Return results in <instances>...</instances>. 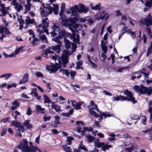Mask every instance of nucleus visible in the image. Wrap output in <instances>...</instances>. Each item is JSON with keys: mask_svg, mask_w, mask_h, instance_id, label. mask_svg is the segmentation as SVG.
<instances>
[{"mask_svg": "<svg viewBox=\"0 0 152 152\" xmlns=\"http://www.w3.org/2000/svg\"><path fill=\"white\" fill-rule=\"evenodd\" d=\"M123 93L124 94L126 95V96L121 95H116L115 97L113 96L112 98V101H115L119 100H121V101L126 100L132 102L133 104L137 103V100H135V98L133 96V94L131 91L127 89L124 91Z\"/></svg>", "mask_w": 152, "mask_h": 152, "instance_id": "1", "label": "nucleus"}, {"mask_svg": "<svg viewBox=\"0 0 152 152\" xmlns=\"http://www.w3.org/2000/svg\"><path fill=\"white\" fill-rule=\"evenodd\" d=\"M133 89L136 92H139L141 94H147L150 95L152 93V87H149L147 88L142 85H140V86L136 85L134 86Z\"/></svg>", "mask_w": 152, "mask_h": 152, "instance_id": "2", "label": "nucleus"}, {"mask_svg": "<svg viewBox=\"0 0 152 152\" xmlns=\"http://www.w3.org/2000/svg\"><path fill=\"white\" fill-rule=\"evenodd\" d=\"M139 22L143 25H145L147 27L146 28V32L147 33L148 36L152 34V31L150 27V25L152 26V18H149L147 17L144 19H142Z\"/></svg>", "mask_w": 152, "mask_h": 152, "instance_id": "3", "label": "nucleus"}, {"mask_svg": "<svg viewBox=\"0 0 152 152\" xmlns=\"http://www.w3.org/2000/svg\"><path fill=\"white\" fill-rule=\"evenodd\" d=\"M40 11V14L42 18L43 17H46L49 14H51L52 13V8L50 6H48L46 7V8L42 9L41 7L39 8Z\"/></svg>", "mask_w": 152, "mask_h": 152, "instance_id": "4", "label": "nucleus"}, {"mask_svg": "<svg viewBox=\"0 0 152 152\" xmlns=\"http://www.w3.org/2000/svg\"><path fill=\"white\" fill-rule=\"evenodd\" d=\"M62 25L65 27H69V29L72 32H76L77 26L76 25H72L70 24V21L67 19L63 20H62Z\"/></svg>", "mask_w": 152, "mask_h": 152, "instance_id": "5", "label": "nucleus"}, {"mask_svg": "<svg viewBox=\"0 0 152 152\" xmlns=\"http://www.w3.org/2000/svg\"><path fill=\"white\" fill-rule=\"evenodd\" d=\"M68 52H66L61 57V60L62 61L63 67L64 68L66 67V64L69 61V56L68 55Z\"/></svg>", "mask_w": 152, "mask_h": 152, "instance_id": "6", "label": "nucleus"}, {"mask_svg": "<svg viewBox=\"0 0 152 152\" xmlns=\"http://www.w3.org/2000/svg\"><path fill=\"white\" fill-rule=\"evenodd\" d=\"M88 7H86L83 4H79L78 6V12L79 13H87L88 11Z\"/></svg>", "mask_w": 152, "mask_h": 152, "instance_id": "7", "label": "nucleus"}, {"mask_svg": "<svg viewBox=\"0 0 152 152\" xmlns=\"http://www.w3.org/2000/svg\"><path fill=\"white\" fill-rule=\"evenodd\" d=\"M28 141L27 139H26L23 140L22 143H21L18 146V148L20 149L23 148L22 152H24L25 149H26L28 146Z\"/></svg>", "mask_w": 152, "mask_h": 152, "instance_id": "8", "label": "nucleus"}, {"mask_svg": "<svg viewBox=\"0 0 152 152\" xmlns=\"http://www.w3.org/2000/svg\"><path fill=\"white\" fill-rule=\"evenodd\" d=\"M46 69L48 71H49L50 74L54 73L57 71V65L53 64L51 66H48L47 67Z\"/></svg>", "mask_w": 152, "mask_h": 152, "instance_id": "9", "label": "nucleus"}, {"mask_svg": "<svg viewBox=\"0 0 152 152\" xmlns=\"http://www.w3.org/2000/svg\"><path fill=\"white\" fill-rule=\"evenodd\" d=\"M109 17L108 14L105 11H103L100 13V15L99 16V20L100 19L103 20L105 19V20H107Z\"/></svg>", "mask_w": 152, "mask_h": 152, "instance_id": "10", "label": "nucleus"}, {"mask_svg": "<svg viewBox=\"0 0 152 152\" xmlns=\"http://www.w3.org/2000/svg\"><path fill=\"white\" fill-rule=\"evenodd\" d=\"M28 74L26 73L23 76L22 79L20 80L19 83L20 84H24L26 83L28 80Z\"/></svg>", "mask_w": 152, "mask_h": 152, "instance_id": "11", "label": "nucleus"}, {"mask_svg": "<svg viewBox=\"0 0 152 152\" xmlns=\"http://www.w3.org/2000/svg\"><path fill=\"white\" fill-rule=\"evenodd\" d=\"M38 149V147L36 146H28L26 149H25L24 152H36Z\"/></svg>", "mask_w": 152, "mask_h": 152, "instance_id": "12", "label": "nucleus"}, {"mask_svg": "<svg viewBox=\"0 0 152 152\" xmlns=\"http://www.w3.org/2000/svg\"><path fill=\"white\" fill-rule=\"evenodd\" d=\"M58 36L59 38H61L62 39L63 38H64V39L65 38H66V31L65 30H60V31H58Z\"/></svg>", "mask_w": 152, "mask_h": 152, "instance_id": "13", "label": "nucleus"}, {"mask_svg": "<svg viewBox=\"0 0 152 152\" xmlns=\"http://www.w3.org/2000/svg\"><path fill=\"white\" fill-rule=\"evenodd\" d=\"M78 20V18L76 17H74L72 18L69 19L70 24L72 25H76L77 28L78 27V25L76 24V22Z\"/></svg>", "mask_w": 152, "mask_h": 152, "instance_id": "14", "label": "nucleus"}, {"mask_svg": "<svg viewBox=\"0 0 152 152\" xmlns=\"http://www.w3.org/2000/svg\"><path fill=\"white\" fill-rule=\"evenodd\" d=\"M30 120L29 119L26 120L23 123V125L24 126L26 127L28 129L32 128L33 127L32 124H30Z\"/></svg>", "mask_w": 152, "mask_h": 152, "instance_id": "15", "label": "nucleus"}, {"mask_svg": "<svg viewBox=\"0 0 152 152\" xmlns=\"http://www.w3.org/2000/svg\"><path fill=\"white\" fill-rule=\"evenodd\" d=\"M52 28L53 30H55L56 31V32H58L60 31V28L59 24L56 23H53V26H52Z\"/></svg>", "mask_w": 152, "mask_h": 152, "instance_id": "16", "label": "nucleus"}, {"mask_svg": "<svg viewBox=\"0 0 152 152\" xmlns=\"http://www.w3.org/2000/svg\"><path fill=\"white\" fill-rule=\"evenodd\" d=\"M61 45H56L55 46H52V47H51V49L54 51L56 50L57 53H60L61 51Z\"/></svg>", "mask_w": 152, "mask_h": 152, "instance_id": "17", "label": "nucleus"}, {"mask_svg": "<svg viewBox=\"0 0 152 152\" xmlns=\"http://www.w3.org/2000/svg\"><path fill=\"white\" fill-rule=\"evenodd\" d=\"M65 43V47L67 49H69L71 47V43L67 38H65L64 40Z\"/></svg>", "mask_w": 152, "mask_h": 152, "instance_id": "18", "label": "nucleus"}, {"mask_svg": "<svg viewBox=\"0 0 152 152\" xmlns=\"http://www.w3.org/2000/svg\"><path fill=\"white\" fill-rule=\"evenodd\" d=\"M138 73H140L141 74H142L143 75L144 77L145 78H148V75H149V73H146L144 72H143L141 71L140 70H139V71L134 72L133 73L134 75H135V74H137Z\"/></svg>", "mask_w": 152, "mask_h": 152, "instance_id": "19", "label": "nucleus"}, {"mask_svg": "<svg viewBox=\"0 0 152 152\" xmlns=\"http://www.w3.org/2000/svg\"><path fill=\"white\" fill-rule=\"evenodd\" d=\"M70 10L73 14H76L78 12V6L75 5L74 7H71Z\"/></svg>", "mask_w": 152, "mask_h": 152, "instance_id": "20", "label": "nucleus"}, {"mask_svg": "<svg viewBox=\"0 0 152 152\" xmlns=\"http://www.w3.org/2000/svg\"><path fill=\"white\" fill-rule=\"evenodd\" d=\"M36 110L39 112L40 113H45L43 111L45 110V109L44 108H42L41 106L40 105H37L36 106Z\"/></svg>", "mask_w": 152, "mask_h": 152, "instance_id": "21", "label": "nucleus"}, {"mask_svg": "<svg viewBox=\"0 0 152 152\" xmlns=\"http://www.w3.org/2000/svg\"><path fill=\"white\" fill-rule=\"evenodd\" d=\"M145 5L148 8H150L152 7V0H147L145 2Z\"/></svg>", "mask_w": 152, "mask_h": 152, "instance_id": "22", "label": "nucleus"}, {"mask_svg": "<svg viewBox=\"0 0 152 152\" xmlns=\"http://www.w3.org/2000/svg\"><path fill=\"white\" fill-rule=\"evenodd\" d=\"M60 39H61V38H59L58 36H56L55 38H53L52 40L56 42H57L58 45H61L62 46V42L60 40Z\"/></svg>", "mask_w": 152, "mask_h": 152, "instance_id": "23", "label": "nucleus"}, {"mask_svg": "<svg viewBox=\"0 0 152 152\" xmlns=\"http://www.w3.org/2000/svg\"><path fill=\"white\" fill-rule=\"evenodd\" d=\"M51 107L52 108H54L56 112L59 113L60 111H61L60 106L57 104L54 105H51Z\"/></svg>", "mask_w": 152, "mask_h": 152, "instance_id": "24", "label": "nucleus"}, {"mask_svg": "<svg viewBox=\"0 0 152 152\" xmlns=\"http://www.w3.org/2000/svg\"><path fill=\"white\" fill-rule=\"evenodd\" d=\"M27 18H28V19L25 20L26 24H33L34 23L35 20L34 19H30L29 16L27 17Z\"/></svg>", "mask_w": 152, "mask_h": 152, "instance_id": "25", "label": "nucleus"}, {"mask_svg": "<svg viewBox=\"0 0 152 152\" xmlns=\"http://www.w3.org/2000/svg\"><path fill=\"white\" fill-rule=\"evenodd\" d=\"M53 5L54 7L55 8L52 7L53 9L52 11H53L55 14L57 15L58 14V6L56 4H53Z\"/></svg>", "mask_w": 152, "mask_h": 152, "instance_id": "26", "label": "nucleus"}, {"mask_svg": "<svg viewBox=\"0 0 152 152\" xmlns=\"http://www.w3.org/2000/svg\"><path fill=\"white\" fill-rule=\"evenodd\" d=\"M150 43V46L148 47L147 53L146 56L147 57H148L152 52V42H151Z\"/></svg>", "mask_w": 152, "mask_h": 152, "instance_id": "27", "label": "nucleus"}, {"mask_svg": "<svg viewBox=\"0 0 152 152\" xmlns=\"http://www.w3.org/2000/svg\"><path fill=\"white\" fill-rule=\"evenodd\" d=\"M82 102H79L75 103V107L76 110H78L81 109V106L82 105Z\"/></svg>", "mask_w": 152, "mask_h": 152, "instance_id": "28", "label": "nucleus"}, {"mask_svg": "<svg viewBox=\"0 0 152 152\" xmlns=\"http://www.w3.org/2000/svg\"><path fill=\"white\" fill-rule=\"evenodd\" d=\"M6 7H4L1 9V11L2 14H0V16H4L6 13H8L7 12V10H6Z\"/></svg>", "mask_w": 152, "mask_h": 152, "instance_id": "29", "label": "nucleus"}, {"mask_svg": "<svg viewBox=\"0 0 152 152\" xmlns=\"http://www.w3.org/2000/svg\"><path fill=\"white\" fill-rule=\"evenodd\" d=\"M12 75V74L11 73H8L3 74L0 76V78L1 77H5L6 79H7L9 78V77H11Z\"/></svg>", "mask_w": 152, "mask_h": 152, "instance_id": "30", "label": "nucleus"}, {"mask_svg": "<svg viewBox=\"0 0 152 152\" xmlns=\"http://www.w3.org/2000/svg\"><path fill=\"white\" fill-rule=\"evenodd\" d=\"M86 138L88 140L89 142H92L95 139V137L90 135L86 136Z\"/></svg>", "mask_w": 152, "mask_h": 152, "instance_id": "31", "label": "nucleus"}, {"mask_svg": "<svg viewBox=\"0 0 152 152\" xmlns=\"http://www.w3.org/2000/svg\"><path fill=\"white\" fill-rule=\"evenodd\" d=\"M43 98L44 100V103H49L50 102V101L49 98L46 95H44L43 96Z\"/></svg>", "mask_w": 152, "mask_h": 152, "instance_id": "32", "label": "nucleus"}, {"mask_svg": "<svg viewBox=\"0 0 152 152\" xmlns=\"http://www.w3.org/2000/svg\"><path fill=\"white\" fill-rule=\"evenodd\" d=\"M112 147V146L111 145H104L102 148V150L104 151H105V150H107L109 148Z\"/></svg>", "mask_w": 152, "mask_h": 152, "instance_id": "33", "label": "nucleus"}, {"mask_svg": "<svg viewBox=\"0 0 152 152\" xmlns=\"http://www.w3.org/2000/svg\"><path fill=\"white\" fill-rule=\"evenodd\" d=\"M78 149H80L83 150L86 152H87L88 151L87 149L86 148V147L84 145H83V144L81 142H80V145L78 147Z\"/></svg>", "mask_w": 152, "mask_h": 152, "instance_id": "34", "label": "nucleus"}, {"mask_svg": "<svg viewBox=\"0 0 152 152\" xmlns=\"http://www.w3.org/2000/svg\"><path fill=\"white\" fill-rule=\"evenodd\" d=\"M10 118L9 117H7L4 118L0 120V122H3L4 123H6L7 122H10Z\"/></svg>", "mask_w": 152, "mask_h": 152, "instance_id": "35", "label": "nucleus"}, {"mask_svg": "<svg viewBox=\"0 0 152 152\" xmlns=\"http://www.w3.org/2000/svg\"><path fill=\"white\" fill-rule=\"evenodd\" d=\"M24 48L23 46H21L19 48H17L15 51L14 53L15 55L18 54L20 51Z\"/></svg>", "mask_w": 152, "mask_h": 152, "instance_id": "36", "label": "nucleus"}, {"mask_svg": "<svg viewBox=\"0 0 152 152\" xmlns=\"http://www.w3.org/2000/svg\"><path fill=\"white\" fill-rule=\"evenodd\" d=\"M31 90L32 91H31V93L30 94H33L34 95V96H37L38 95V93L37 92V89L36 88H32Z\"/></svg>", "mask_w": 152, "mask_h": 152, "instance_id": "37", "label": "nucleus"}, {"mask_svg": "<svg viewBox=\"0 0 152 152\" xmlns=\"http://www.w3.org/2000/svg\"><path fill=\"white\" fill-rule=\"evenodd\" d=\"M91 115L92 116L94 115L95 118H97L98 117H100V115L97 113L96 112L94 111H92L90 112Z\"/></svg>", "mask_w": 152, "mask_h": 152, "instance_id": "38", "label": "nucleus"}, {"mask_svg": "<svg viewBox=\"0 0 152 152\" xmlns=\"http://www.w3.org/2000/svg\"><path fill=\"white\" fill-rule=\"evenodd\" d=\"M91 115L92 116L94 115L95 118H97L98 117H100V115L97 113L96 112L94 111H92L90 112Z\"/></svg>", "mask_w": 152, "mask_h": 152, "instance_id": "39", "label": "nucleus"}, {"mask_svg": "<svg viewBox=\"0 0 152 152\" xmlns=\"http://www.w3.org/2000/svg\"><path fill=\"white\" fill-rule=\"evenodd\" d=\"M39 38L40 39L43 40H45V42L48 43V40H47L46 37L44 34H39Z\"/></svg>", "mask_w": 152, "mask_h": 152, "instance_id": "40", "label": "nucleus"}, {"mask_svg": "<svg viewBox=\"0 0 152 152\" xmlns=\"http://www.w3.org/2000/svg\"><path fill=\"white\" fill-rule=\"evenodd\" d=\"M134 149V146L132 145L131 147L126 148L125 150L127 151L128 152H132Z\"/></svg>", "mask_w": 152, "mask_h": 152, "instance_id": "41", "label": "nucleus"}, {"mask_svg": "<svg viewBox=\"0 0 152 152\" xmlns=\"http://www.w3.org/2000/svg\"><path fill=\"white\" fill-rule=\"evenodd\" d=\"M69 74L72 80H74L75 76L76 75V72L75 71H72L70 72Z\"/></svg>", "mask_w": 152, "mask_h": 152, "instance_id": "42", "label": "nucleus"}, {"mask_svg": "<svg viewBox=\"0 0 152 152\" xmlns=\"http://www.w3.org/2000/svg\"><path fill=\"white\" fill-rule=\"evenodd\" d=\"M32 4L30 3H27L25 5V9L27 10L28 11H30L31 10V7Z\"/></svg>", "mask_w": 152, "mask_h": 152, "instance_id": "43", "label": "nucleus"}, {"mask_svg": "<svg viewBox=\"0 0 152 152\" xmlns=\"http://www.w3.org/2000/svg\"><path fill=\"white\" fill-rule=\"evenodd\" d=\"M65 4L64 3H62L61 7V12L63 13L64 10H65Z\"/></svg>", "mask_w": 152, "mask_h": 152, "instance_id": "44", "label": "nucleus"}, {"mask_svg": "<svg viewBox=\"0 0 152 152\" xmlns=\"http://www.w3.org/2000/svg\"><path fill=\"white\" fill-rule=\"evenodd\" d=\"M35 74L38 77H41L42 78H43L44 77L43 75L41 73V72H37L35 73Z\"/></svg>", "mask_w": 152, "mask_h": 152, "instance_id": "45", "label": "nucleus"}, {"mask_svg": "<svg viewBox=\"0 0 152 152\" xmlns=\"http://www.w3.org/2000/svg\"><path fill=\"white\" fill-rule=\"evenodd\" d=\"M51 117L50 116H49L48 117H47V116H44L43 117V121L45 122H46L48 121H49L50 120V119H51Z\"/></svg>", "mask_w": 152, "mask_h": 152, "instance_id": "46", "label": "nucleus"}, {"mask_svg": "<svg viewBox=\"0 0 152 152\" xmlns=\"http://www.w3.org/2000/svg\"><path fill=\"white\" fill-rule=\"evenodd\" d=\"M73 41L77 43H78L80 41L79 36L78 34H77L76 37L74 38Z\"/></svg>", "mask_w": 152, "mask_h": 152, "instance_id": "47", "label": "nucleus"}, {"mask_svg": "<svg viewBox=\"0 0 152 152\" xmlns=\"http://www.w3.org/2000/svg\"><path fill=\"white\" fill-rule=\"evenodd\" d=\"M102 49L104 53H106L107 52V46H102Z\"/></svg>", "mask_w": 152, "mask_h": 152, "instance_id": "48", "label": "nucleus"}, {"mask_svg": "<svg viewBox=\"0 0 152 152\" xmlns=\"http://www.w3.org/2000/svg\"><path fill=\"white\" fill-rule=\"evenodd\" d=\"M51 47H48L46 49V51L48 53H51L53 54L54 53V51H52L51 50Z\"/></svg>", "mask_w": 152, "mask_h": 152, "instance_id": "49", "label": "nucleus"}, {"mask_svg": "<svg viewBox=\"0 0 152 152\" xmlns=\"http://www.w3.org/2000/svg\"><path fill=\"white\" fill-rule=\"evenodd\" d=\"M102 114L103 115V116L104 117V118L107 117H110L112 116H113L112 115H113V114H106L104 113H102Z\"/></svg>", "mask_w": 152, "mask_h": 152, "instance_id": "50", "label": "nucleus"}, {"mask_svg": "<svg viewBox=\"0 0 152 152\" xmlns=\"http://www.w3.org/2000/svg\"><path fill=\"white\" fill-rule=\"evenodd\" d=\"M7 131V129L4 128L1 130V136H3L5 134Z\"/></svg>", "mask_w": 152, "mask_h": 152, "instance_id": "51", "label": "nucleus"}, {"mask_svg": "<svg viewBox=\"0 0 152 152\" xmlns=\"http://www.w3.org/2000/svg\"><path fill=\"white\" fill-rule=\"evenodd\" d=\"M12 104L14 105H15L17 107H19L20 105V104L18 103L16 100H15L14 102L12 103Z\"/></svg>", "mask_w": 152, "mask_h": 152, "instance_id": "52", "label": "nucleus"}, {"mask_svg": "<svg viewBox=\"0 0 152 152\" xmlns=\"http://www.w3.org/2000/svg\"><path fill=\"white\" fill-rule=\"evenodd\" d=\"M31 110L29 107H28L27 110L26 114L28 115H29L32 114Z\"/></svg>", "mask_w": 152, "mask_h": 152, "instance_id": "53", "label": "nucleus"}, {"mask_svg": "<svg viewBox=\"0 0 152 152\" xmlns=\"http://www.w3.org/2000/svg\"><path fill=\"white\" fill-rule=\"evenodd\" d=\"M127 28L128 27L127 26H126L124 28L121 30V31L122 32V33L121 36H122V35L124 34L126 32Z\"/></svg>", "mask_w": 152, "mask_h": 152, "instance_id": "54", "label": "nucleus"}, {"mask_svg": "<svg viewBox=\"0 0 152 152\" xmlns=\"http://www.w3.org/2000/svg\"><path fill=\"white\" fill-rule=\"evenodd\" d=\"M5 30V34L7 35H8V34H11V33L10 31H9L8 29L6 27H5V29H4Z\"/></svg>", "mask_w": 152, "mask_h": 152, "instance_id": "55", "label": "nucleus"}, {"mask_svg": "<svg viewBox=\"0 0 152 152\" xmlns=\"http://www.w3.org/2000/svg\"><path fill=\"white\" fill-rule=\"evenodd\" d=\"M144 118L142 121V122L145 125H146V121L147 120V118L145 116H143Z\"/></svg>", "mask_w": 152, "mask_h": 152, "instance_id": "56", "label": "nucleus"}, {"mask_svg": "<svg viewBox=\"0 0 152 152\" xmlns=\"http://www.w3.org/2000/svg\"><path fill=\"white\" fill-rule=\"evenodd\" d=\"M5 27L2 26L1 25H0V33L3 34L4 32V31Z\"/></svg>", "mask_w": 152, "mask_h": 152, "instance_id": "57", "label": "nucleus"}, {"mask_svg": "<svg viewBox=\"0 0 152 152\" xmlns=\"http://www.w3.org/2000/svg\"><path fill=\"white\" fill-rule=\"evenodd\" d=\"M104 144V142H98L96 144V146L98 148H100Z\"/></svg>", "mask_w": 152, "mask_h": 152, "instance_id": "58", "label": "nucleus"}, {"mask_svg": "<svg viewBox=\"0 0 152 152\" xmlns=\"http://www.w3.org/2000/svg\"><path fill=\"white\" fill-rule=\"evenodd\" d=\"M143 39V43H145L146 42L147 37L145 34H143L142 39Z\"/></svg>", "mask_w": 152, "mask_h": 152, "instance_id": "59", "label": "nucleus"}, {"mask_svg": "<svg viewBox=\"0 0 152 152\" xmlns=\"http://www.w3.org/2000/svg\"><path fill=\"white\" fill-rule=\"evenodd\" d=\"M2 35H1V37H0V40H1V41H3V38H4L6 37H7V35L5 34H2Z\"/></svg>", "mask_w": 152, "mask_h": 152, "instance_id": "60", "label": "nucleus"}, {"mask_svg": "<svg viewBox=\"0 0 152 152\" xmlns=\"http://www.w3.org/2000/svg\"><path fill=\"white\" fill-rule=\"evenodd\" d=\"M56 31L55 30H53V31L50 33V34H51V36L54 37L57 34L56 33Z\"/></svg>", "mask_w": 152, "mask_h": 152, "instance_id": "61", "label": "nucleus"}, {"mask_svg": "<svg viewBox=\"0 0 152 152\" xmlns=\"http://www.w3.org/2000/svg\"><path fill=\"white\" fill-rule=\"evenodd\" d=\"M76 124L77 125H79L80 124H81L83 126L85 125V123L83 122L78 121H77L76 122Z\"/></svg>", "mask_w": 152, "mask_h": 152, "instance_id": "62", "label": "nucleus"}, {"mask_svg": "<svg viewBox=\"0 0 152 152\" xmlns=\"http://www.w3.org/2000/svg\"><path fill=\"white\" fill-rule=\"evenodd\" d=\"M92 10H99V8L98 5H96L94 7H91Z\"/></svg>", "mask_w": 152, "mask_h": 152, "instance_id": "63", "label": "nucleus"}, {"mask_svg": "<svg viewBox=\"0 0 152 152\" xmlns=\"http://www.w3.org/2000/svg\"><path fill=\"white\" fill-rule=\"evenodd\" d=\"M134 116L135 118H136V120H139L140 119L141 116H139L137 114H134Z\"/></svg>", "mask_w": 152, "mask_h": 152, "instance_id": "64", "label": "nucleus"}]
</instances>
